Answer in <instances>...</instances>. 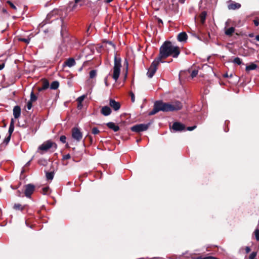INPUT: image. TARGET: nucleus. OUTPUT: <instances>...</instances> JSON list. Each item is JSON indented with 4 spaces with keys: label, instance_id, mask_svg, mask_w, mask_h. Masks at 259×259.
<instances>
[{
    "label": "nucleus",
    "instance_id": "obj_1",
    "mask_svg": "<svg viewBox=\"0 0 259 259\" xmlns=\"http://www.w3.org/2000/svg\"><path fill=\"white\" fill-rule=\"evenodd\" d=\"M182 104L178 101L170 103H164L162 101H157L154 104L153 110L149 113V115H153L159 111H175L182 108Z\"/></svg>",
    "mask_w": 259,
    "mask_h": 259
},
{
    "label": "nucleus",
    "instance_id": "obj_2",
    "mask_svg": "<svg viewBox=\"0 0 259 259\" xmlns=\"http://www.w3.org/2000/svg\"><path fill=\"white\" fill-rule=\"evenodd\" d=\"M180 54V48L172 45L169 41H165L160 48L159 54L157 58L161 61L169 56L177 58Z\"/></svg>",
    "mask_w": 259,
    "mask_h": 259
},
{
    "label": "nucleus",
    "instance_id": "obj_3",
    "mask_svg": "<svg viewBox=\"0 0 259 259\" xmlns=\"http://www.w3.org/2000/svg\"><path fill=\"white\" fill-rule=\"evenodd\" d=\"M57 148V144L50 140L47 141L40 145L37 149V152L41 154H43L45 152L51 150L52 152L55 151Z\"/></svg>",
    "mask_w": 259,
    "mask_h": 259
},
{
    "label": "nucleus",
    "instance_id": "obj_4",
    "mask_svg": "<svg viewBox=\"0 0 259 259\" xmlns=\"http://www.w3.org/2000/svg\"><path fill=\"white\" fill-rule=\"evenodd\" d=\"M121 58L119 57H117V55H115L114 59L113 73L112 75V77L115 81L118 79L120 73V69L121 67Z\"/></svg>",
    "mask_w": 259,
    "mask_h": 259
},
{
    "label": "nucleus",
    "instance_id": "obj_5",
    "mask_svg": "<svg viewBox=\"0 0 259 259\" xmlns=\"http://www.w3.org/2000/svg\"><path fill=\"white\" fill-rule=\"evenodd\" d=\"M160 62H163L159 60L157 58L152 62L147 73V75L149 78H152L153 76L157 70V66Z\"/></svg>",
    "mask_w": 259,
    "mask_h": 259
},
{
    "label": "nucleus",
    "instance_id": "obj_6",
    "mask_svg": "<svg viewBox=\"0 0 259 259\" xmlns=\"http://www.w3.org/2000/svg\"><path fill=\"white\" fill-rule=\"evenodd\" d=\"M71 135L72 138L77 142H80L83 136L82 133L78 127H73L72 129Z\"/></svg>",
    "mask_w": 259,
    "mask_h": 259
},
{
    "label": "nucleus",
    "instance_id": "obj_7",
    "mask_svg": "<svg viewBox=\"0 0 259 259\" xmlns=\"http://www.w3.org/2000/svg\"><path fill=\"white\" fill-rule=\"evenodd\" d=\"M148 127L149 124H139L133 126L131 127V129L133 132L139 133L146 131L148 128Z\"/></svg>",
    "mask_w": 259,
    "mask_h": 259
},
{
    "label": "nucleus",
    "instance_id": "obj_8",
    "mask_svg": "<svg viewBox=\"0 0 259 259\" xmlns=\"http://www.w3.org/2000/svg\"><path fill=\"white\" fill-rule=\"evenodd\" d=\"M35 187L31 184H29L25 186V195L27 198H30L31 195L34 191Z\"/></svg>",
    "mask_w": 259,
    "mask_h": 259
},
{
    "label": "nucleus",
    "instance_id": "obj_9",
    "mask_svg": "<svg viewBox=\"0 0 259 259\" xmlns=\"http://www.w3.org/2000/svg\"><path fill=\"white\" fill-rule=\"evenodd\" d=\"M241 4L235 2L230 0L228 2V9L229 10H237L241 8Z\"/></svg>",
    "mask_w": 259,
    "mask_h": 259
},
{
    "label": "nucleus",
    "instance_id": "obj_10",
    "mask_svg": "<svg viewBox=\"0 0 259 259\" xmlns=\"http://www.w3.org/2000/svg\"><path fill=\"white\" fill-rule=\"evenodd\" d=\"M110 106L113 108V109L117 111L119 110L120 108V104L119 102L116 101L115 100L110 99L109 100V103Z\"/></svg>",
    "mask_w": 259,
    "mask_h": 259
},
{
    "label": "nucleus",
    "instance_id": "obj_11",
    "mask_svg": "<svg viewBox=\"0 0 259 259\" xmlns=\"http://www.w3.org/2000/svg\"><path fill=\"white\" fill-rule=\"evenodd\" d=\"M185 125L178 122H175L173 123L172 129L175 132L182 131L185 130Z\"/></svg>",
    "mask_w": 259,
    "mask_h": 259
},
{
    "label": "nucleus",
    "instance_id": "obj_12",
    "mask_svg": "<svg viewBox=\"0 0 259 259\" xmlns=\"http://www.w3.org/2000/svg\"><path fill=\"white\" fill-rule=\"evenodd\" d=\"M101 113L105 116H107L112 112V110L110 107L108 106H103L100 111Z\"/></svg>",
    "mask_w": 259,
    "mask_h": 259
},
{
    "label": "nucleus",
    "instance_id": "obj_13",
    "mask_svg": "<svg viewBox=\"0 0 259 259\" xmlns=\"http://www.w3.org/2000/svg\"><path fill=\"white\" fill-rule=\"evenodd\" d=\"M187 38L188 36L185 32H181L177 36V39L180 42H186Z\"/></svg>",
    "mask_w": 259,
    "mask_h": 259
},
{
    "label": "nucleus",
    "instance_id": "obj_14",
    "mask_svg": "<svg viewBox=\"0 0 259 259\" xmlns=\"http://www.w3.org/2000/svg\"><path fill=\"white\" fill-rule=\"evenodd\" d=\"M21 114V108L19 106H16L13 108V115L17 119L19 118Z\"/></svg>",
    "mask_w": 259,
    "mask_h": 259
},
{
    "label": "nucleus",
    "instance_id": "obj_15",
    "mask_svg": "<svg viewBox=\"0 0 259 259\" xmlns=\"http://www.w3.org/2000/svg\"><path fill=\"white\" fill-rule=\"evenodd\" d=\"M107 126L110 129L112 130L114 132H116L119 131V126L116 125L114 122H109L106 124Z\"/></svg>",
    "mask_w": 259,
    "mask_h": 259
},
{
    "label": "nucleus",
    "instance_id": "obj_16",
    "mask_svg": "<svg viewBox=\"0 0 259 259\" xmlns=\"http://www.w3.org/2000/svg\"><path fill=\"white\" fill-rule=\"evenodd\" d=\"M64 64L66 66L71 67L75 65V61L73 58H69Z\"/></svg>",
    "mask_w": 259,
    "mask_h": 259
},
{
    "label": "nucleus",
    "instance_id": "obj_17",
    "mask_svg": "<svg viewBox=\"0 0 259 259\" xmlns=\"http://www.w3.org/2000/svg\"><path fill=\"white\" fill-rule=\"evenodd\" d=\"M257 66L255 64L252 63L250 65H247L246 66L245 70L248 72L250 70H255L257 68Z\"/></svg>",
    "mask_w": 259,
    "mask_h": 259
},
{
    "label": "nucleus",
    "instance_id": "obj_18",
    "mask_svg": "<svg viewBox=\"0 0 259 259\" xmlns=\"http://www.w3.org/2000/svg\"><path fill=\"white\" fill-rule=\"evenodd\" d=\"M235 32V28L231 27L225 30V33L227 36H231Z\"/></svg>",
    "mask_w": 259,
    "mask_h": 259
},
{
    "label": "nucleus",
    "instance_id": "obj_19",
    "mask_svg": "<svg viewBox=\"0 0 259 259\" xmlns=\"http://www.w3.org/2000/svg\"><path fill=\"white\" fill-rule=\"evenodd\" d=\"M49 83L48 80H45L43 81L42 87L39 88L38 91H41L42 90H45L49 88Z\"/></svg>",
    "mask_w": 259,
    "mask_h": 259
},
{
    "label": "nucleus",
    "instance_id": "obj_20",
    "mask_svg": "<svg viewBox=\"0 0 259 259\" xmlns=\"http://www.w3.org/2000/svg\"><path fill=\"white\" fill-rule=\"evenodd\" d=\"M14 130V120L13 119H11L10 125L9 128V135L11 136L12 134L13 133Z\"/></svg>",
    "mask_w": 259,
    "mask_h": 259
},
{
    "label": "nucleus",
    "instance_id": "obj_21",
    "mask_svg": "<svg viewBox=\"0 0 259 259\" xmlns=\"http://www.w3.org/2000/svg\"><path fill=\"white\" fill-rule=\"evenodd\" d=\"M25 208V206H22L19 203H15L13 206V208L16 210H23Z\"/></svg>",
    "mask_w": 259,
    "mask_h": 259
},
{
    "label": "nucleus",
    "instance_id": "obj_22",
    "mask_svg": "<svg viewBox=\"0 0 259 259\" xmlns=\"http://www.w3.org/2000/svg\"><path fill=\"white\" fill-rule=\"evenodd\" d=\"M59 83L57 81H53L50 85V88L52 90H56L59 87Z\"/></svg>",
    "mask_w": 259,
    "mask_h": 259
},
{
    "label": "nucleus",
    "instance_id": "obj_23",
    "mask_svg": "<svg viewBox=\"0 0 259 259\" xmlns=\"http://www.w3.org/2000/svg\"><path fill=\"white\" fill-rule=\"evenodd\" d=\"M54 172H47L46 173V178L47 179V180H52L53 178H54Z\"/></svg>",
    "mask_w": 259,
    "mask_h": 259
},
{
    "label": "nucleus",
    "instance_id": "obj_24",
    "mask_svg": "<svg viewBox=\"0 0 259 259\" xmlns=\"http://www.w3.org/2000/svg\"><path fill=\"white\" fill-rule=\"evenodd\" d=\"M206 17V12L204 11L200 15L201 21L202 23H204Z\"/></svg>",
    "mask_w": 259,
    "mask_h": 259
},
{
    "label": "nucleus",
    "instance_id": "obj_25",
    "mask_svg": "<svg viewBox=\"0 0 259 259\" xmlns=\"http://www.w3.org/2000/svg\"><path fill=\"white\" fill-rule=\"evenodd\" d=\"M50 188L49 187H45L42 188V192L41 193L44 194L46 195L50 193Z\"/></svg>",
    "mask_w": 259,
    "mask_h": 259
},
{
    "label": "nucleus",
    "instance_id": "obj_26",
    "mask_svg": "<svg viewBox=\"0 0 259 259\" xmlns=\"http://www.w3.org/2000/svg\"><path fill=\"white\" fill-rule=\"evenodd\" d=\"M97 75V71L96 70H92L90 72V78H93Z\"/></svg>",
    "mask_w": 259,
    "mask_h": 259
},
{
    "label": "nucleus",
    "instance_id": "obj_27",
    "mask_svg": "<svg viewBox=\"0 0 259 259\" xmlns=\"http://www.w3.org/2000/svg\"><path fill=\"white\" fill-rule=\"evenodd\" d=\"M233 62L238 65H240L242 63V60L239 57H236L233 60Z\"/></svg>",
    "mask_w": 259,
    "mask_h": 259
},
{
    "label": "nucleus",
    "instance_id": "obj_28",
    "mask_svg": "<svg viewBox=\"0 0 259 259\" xmlns=\"http://www.w3.org/2000/svg\"><path fill=\"white\" fill-rule=\"evenodd\" d=\"M37 100L36 96L34 95L33 92H31L30 94V101L31 102H33Z\"/></svg>",
    "mask_w": 259,
    "mask_h": 259
},
{
    "label": "nucleus",
    "instance_id": "obj_29",
    "mask_svg": "<svg viewBox=\"0 0 259 259\" xmlns=\"http://www.w3.org/2000/svg\"><path fill=\"white\" fill-rule=\"evenodd\" d=\"M85 98V96L84 95H82L81 96H80L77 99V101L78 103V104H81L82 101L84 100Z\"/></svg>",
    "mask_w": 259,
    "mask_h": 259
},
{
    "label": "nucleus",
    "instance_id": "obj_30",
    "mask_svg": "<svg viewBox=\"0 0 259 259\" xmlns=\"http://www.w3.org/2000/svg\"><path fill=\"white\" fill-rule=\"evenodd\" d=\"M11 137V136L8 135L4 140L3 143L5 144V145H7L9 143V142H10V141Z\"/></svg>",
    "mask_w": 259,
    "mask_h": 259
},
{
    "label": "nucleus",
    "instance_id": "obj_31",
    "mask_svg": "<svg viewBox=\"0 0 259 259\" xmlns=\"http://www.w3.org/2000/svg\"><path fill=\"white\" fill-rule=\"evenodd\" d=\"M92 133L94 135H97L100 133V131L97 127H94L92 128Z\"/></svg>",
    "mask_w": 259,
    "mask_h": 259
},
{
    "label": "nucleus",
    "instance_id": "obj_32",
    "mask_svg": "<svg viewBox=\"0 0 259 259\" xmlns=\"http://www.w3.org/2000/svg\"><path fill=\"white\" fill-rule=\"evenodd\" d=\"M7 3L10 5L12 9H13L15 11L17 10V9L16 7L11 1H8Z\"/></svg>",
    "mask_w": 259,
    "mask_h": 259
},
{
    "label": "nucleus",
    "instance_id": "obj_33",
    "mask_svg": "<svg viewBox=\"0 0 259 259\" xmlns=\"http://www.w3.org/2000/svg\"><path fill=\"white\" fill-rule=\"evenodd\" d=\"M19 40L21 41L25 42L26 44H29L30 42V38H20Z\"/></svg>",
    "mask_w": 259,
    "mask_h": 259
},
{
    "label": "nucleus",
    "instance_id": "obj_34",
    "mask_svg": "<svg viewBox=\"0 0 259 259\" xmlns=\"http://www.w3.org/2000/svg\"><path fill=\"white\" fill-rule=\"evenodd\" d=\"M256 252H252L249 255V259H256Z\"/></svg>",
    "mask_w": 259,
    "mask_h": 259
},
{
    "label": "nucleus",
    "instance_id": "obj_35",
    "mask_svg": "<svg viewBox=\"0 0 259 259\" xmlns=\"http://www.w3.org/2000/svg\"><path fill=\"white\" fill-rule=\"evenodd\" d=\"M198 70H194L192 71L191 76L192 78H194V77L196 76V75L198 74Z\"/></svg>",
    "mask_w": 259,
    "mask_h": 259
},
{
    "label": "nucleus",
    "instance_id": "obj_36",
    "mask_svg": "<svg viewBox=\"0 0 259 259\" xmlns=\"http://www.w3.org/2000/svg\"><path fill=\"white\" fill-rule=\"evenodd\" d=\"M60 141L63 143H65L66 142V137L64 135L61 136L60 137Z\"/></svg>",
    "mask_w": 259,
    "mask_h": 259
},
{
    "label": "nucleus",
    "instance_id": "obj_37",
    "mask_svg": "<svg viewBox=\"0 0 259 259\" xmlns=\"http://www.w3.org/2000/svg\"><path fill=\"white\" fill-rule=\"evenodd\" d=\"M254 233L256 240H259V230L255 229Z\"/></svg>",
    "mask_w": 259,
    "mask_h": 259
},
{
    "label": "nucleus",
    "instance_id": "obj_38",
    "mask_svg": "<svg viewBox=\"0 0 259 259\" xmlns=\"http://www.w3.org/2000/svg\"><path fill=\"white\" fill-rule=\"evenodd\" d=\"M156 19L157 20V22H158L159 27H161V25H163L162 20L161 19H160L159 18H156Z\"/></svg>",
    "mask_w": 259,
    "mask_h": 259
},
{
    "label": "nucleus",
    "instance_id": "obj_39",
    "mask_svg": "<svg viewBox=\"0 0 259 259\" xmlns=\"http://www.w3.org/2000/svg\"><path fill=\"white\" fill-rule=\"evenodd\" d=\"M32 102L31 101H29L28 103H27V108L28 110H30L32 108Z\"/></svg>",
    "mask_w": 259,
    "mask_h": 259
},
{
    "label": "nucleus",
    "instance_id": "obj_40",
    "mask_svg": "<svg viewBox=\"0 0 259 259\" xmlns=\"http://www.w3.org/2000/svg\"><path fill=\"white\" fill-rule=\"evenodd\" d=\"M130 96H131V101L132 102H135V95L132 92H131L130 93Z\"/></svg>",
    "mask_w": 259,
    "mask_h": 259
},
{
    "label": "nucleus",
    "instance_id": "obj_41",
    "mask_svg": "<svg viewBox=\"0 0 259 259\" xmlns=\"http://www.w3.org/2000/svg\"><path fill=\"white\" fill-rule=\"evenodd\" d=\"M196 127V125H194L193 126H188L187 128V131H192L194 130Z\"/></svg>",
    "mask_w": 259,
    "mask_h": 259
},
{
    "label": "nucleus",
    "instance_id": "obj_42",
    "mask_svg": "<svg viewBox=\"0 0 259 259\" xmlns=\"http://www.w3.org/2000/svg\"><path fill=\"white\" fill-rule=\"evenodd\" d=\"M253 23L256 26H258L259 25V20L258 19H254L253 20Z\"/></svg>",
    "mask_w": 259,
    "mask_h": 259
},
{
    "label": "nucleus",
    "instance_id": "obj_43",
    "mask_svg": "<svg viewBox=\"0 0 259 259\" xmlns=\"http://www.w3.org/2000/svg\"><path fill=\"white\" fill-rule=\"evenodd\" d=\"M255 15V14L254 13H252L249 15H247L246 18V19H248L250 18L253 17Z\"/></svg>",
    "mask_w": 259,
    "mask_h": 259
},
{
    "label": "nucleus",
    "instance_id": "obj_44",
    "mask_svg": "<svg viewBox=\"0 0 259 259\" xmlns=\"http://www.w3.org/2000/svg\"><path fill=\"white\" fill-rule=\"evenodd\" d=\"M71 157L70 155L69 154H66L63 156V159H70Z\"/></svg>",
    "mask_w": 259,
    "mask_h": 259
},
{
    "label": "nucleus",
    "instance_id": "obj_45",
    "mask_svg": "<svg viewBox=\"0 0 259 259\" xmlns=\"http://www.w3.org/2000/svg\"><path fill=\"white\" fill-rule=\"evenodd\" d=\"M80 0H74L75 4L73 6V9H74L76 7V4L80 1Z\"/></svg>",
    "mask_w": 259,
    "mask_h": 259
},
{
    "label": "nucleus",
    "instance_id": "obj_46",
    "mask_svg": "<svg viewBox=\"0 0 259 259\" xmlns=\"http://www.w3.org/2000/svg\"><path fill=\"white\" fill-rule=\"evenodd\" d=\"M104 82H105V85L108 87V82H107V77H105V79H104Z\"/></svg>",
    "mask_w": 259,
    "mask_h": 259
},
{
    "label": "nucleus",
    "instance_id": "obj_47",
    "mask_svg": "<svg viewBox=\"0 0 259 259\" xmlns=\"http://www.w3.org/2000/svg\"><path fill=\"white\" fill-rule=\"evenodd\" d=\"M113 0H104V2L105 3L109 4L112 2Z\"/></svg>",
    "mask_w": 259,
    "mask_h": 259
},
{
    "label": "nucleus",
    "instance_id": "obj_48",
    "mask_svg": "<svg viewBox=\"0 0 259 259\" xmlns=\"http://www.w3.org/2000/svg\"><path fill=\"white\" fill-rule=\"evenodd\" d=\"M4 66H5L4 63L0 64V70L3 69L4 68Z\"/></svg>",
    "mask_w": 259,
    "mask_h": 259
},
{
    "label": "nucleus",
    "instance_id": "obj_49",
    "mask_svg": "<svg viewBox=\"0 0 259 259\" xmlns=\"http://www.w3.org/2000/svg\"><path fill=\"white\" fill-rule=\"evenodd\" d=\"M246 252L248 253L250 251V248L249 247H246L245 248Z\"/></svg>",
    "mask_w": 259,
    "mask_h": 259
},
{
    "label": "nucleus",
    "instance_id": "obj_50",
    "mask_svg": "<svg viewBox=\"0 0 259 259\" xmlns=\"http://www.w3.org/2000/svg\"><path fill=\"white\" fill-rule=\"evenodd\" d=\"M82 107V104L80 105V104H78V106H77V108L79 109H81V108Z\"/></svg>",
    "mask_w": 259,
    "mask_h": 259
},
{
    "label": "nucleus",
    "instance_id": "obj_51",
    "mask_svg": "<svg viewBox=\"0 0 259 259\" xmlns=\"http://www.w3.org/2000/svg\"><path fill=\"white\" fill-rule=\"evenodd\" d=\"M255 39L259 41V34L255 36Z\"/></svg>",
    "mask_w": 259,
    "mask_h": 259
},
{
    "label": "nucleus",
    "instance_id": "obj_52",
    "mask_svg": "<svg viewBox=\"0 0 259 259\" xmlns=\"http://www.w3.org/2000/svg\"><path fill=\"white\" fill-rule=\"evenodd\" d=\"M185 0H179V2L181 4H184L185 3Z\"/></svg>",
    "mask_w": 259,
    "mask_h": 259
},
{
    "label": "nucleus",
    "instance_id": "obj_53",
    "mask_svg": "<svg viewBox=\"0 0 259 259\" xmlns=\"http://www.w3.org/2000/svg\"><path fill=\"white\" fill-rule=\"evenodd\" d=\"M31 160H29L27 163L26 164V166H28L30 164Z\"/></svg>",
    "mask_w": 259,
    "mask_h": 259
},
{
    "label": "nucleus",
    "instance_id": "obj_54",
    "mask_svg": "<svg viewBox=\"0 0 259 259\" xmlns=\"http://www.w3.org/2000/svg\"><path fill=\"white\" fill-rule=\"evenodd\" d=\"M57 56H58V57H60L61 56V54H60V53H59V52H58V53H57Z\"/></svg>",
    "mask_w": 259,
    "mask_h": 259
},
{
    "label": "nucleus",
    "instance_id": "obj_55",
    "mask_svg": "<svg viewBox=\"0 0 259 259\" xmlns=\"http://www.w3.org/2000/svg\"><path fill=\"white\" fill-rule=\"evenodd\" d=\"M224 76L226 77H228V75L227 74H226L224 75Z\"/></svg>",
    "mask_w": 259,
    "mask_h": 259
},
{
    "label": "nucleus",
    "instance_id": "obj_56",
    "mask_svg": "<svg viewBox=\"0 0 259 259\" xmlns=\"http://www.w3.org/2000/svg\"><path fill=\"white\" fill-rule=\"evenodd\" d=\"M89 28H88V29L87 30V33H89Z\"/></svg>",
    "mask_w": 259,
    "mask_h": 259
}]
</instances>
